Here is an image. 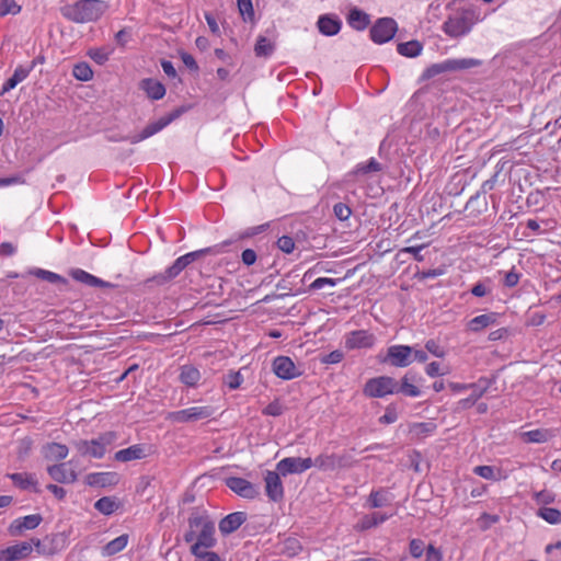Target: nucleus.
I'll return each mask as SVG.
<instances>
[{
  "instance_id": "obj_9",
  "label": "nucleus",
  "mask_w": 561,
  "mask_h": 561,
  "mask_svg": "<svg viewBox=\"0 0 561 561\" xmlns=\"http://www.w3.org/2000/svg\"><path fill=\"white\" fill-rule=\"evenodd\" d=\"M398 30L397 22L391 18H381L370 28V38L376 44H383L393 38Z\"/></svg>"
},
{
  "instance_id": "obj_30",
  "label": "nucleus",
  "mask_w": 561,
  "mask_h": 561,
  "mask_svg": "<svg viewBox=\"0 0 561 561\" xmlns=\"http://www.w3.org/2000/svg\"><path fill=\"white\" fill-rule=\"evenodd\" d=\"M391 502V497L389 492L386 489H379L376 491H371L368 496L367 503L371 508H379L389 505Z\"/></svg>"
},
{
  "instance_id": "obj_17",
  "label": "nucleus",
  "mask_w": 561,
  "mask_h": 561,
  "mask_svg": "<svg viewBox=\"0 0 561 561\" xmlns=\"http://www.w3.org/2000/svg\"><path fill=\"white\" fill-rule=\"evenodd\" d=\"M183 112H184L183 108H175L171 113L160 117L156 122L149 123L145 128H142V139L151 137L154 134L162 130L170 123H172L173 121L179 118Z\"/></svg>"
},
{
  "instance_id": "obj_34",
  "label": "nucleus",
  "mask_w": 561,
  "mask_h": 561,
  "mask_svg": "<svg viewBox=\"0 0 561 561\" xmlns=\"http://www.w3.org/2000/svg\"><path fill=\"white\" fill-rule=\"evenodd\" d=\"M128 543V535H121L117 538L111 540L102 548V554L104 557H111L122 551Z\"/></svg>"
},
{
  "instance_id": "obj_43",
  "label": "nucleus",
  "mask_w": 561,
  "mask_h": 561,
  "mask_svg": "<svg viewBox=\"0 0 561 561\" xmlns=\"http://www.w3.org/2000/svg\"><path fill=\"white\" fill-rule=\"evenodd\" d=\"M381 164L375 159L371 158L367 163H359L356 165L354 170V174H369L381 171Z\"/></svg>"
},
{
  "instance_id": "obj_49",
  "label": "nucleus",
  "mask_w": 561,
  "mask_h": 561,
  "mask_svg": "<svg viewBox=\"0 0 561 561\" xmlns=\"http://www.w3.org/2000/svg\"><path fill=\"white\" fill-rule=\"evenodd\" d=\"M473 472L484 479L495 480V468L492 466H477L473 468Z\"/></svg>"
},
{
  "instance_id": "obj_63",
  "label": "nucleus",
  "mask_w": 561,
  "mask_h": 561,
  "mask_svg": "<svg viewBox=\"0 0 561 561\" xmlns=\"http://www.w3.org/2000/svg\"><path fill=\"white\" fill-rule=\"evenodd\" d=\"M535 497L538 503H541L545 505L554 502V495L548 491L538 492V493H536Z\"/></svg>"
},
{
  "instance_id": "obj_52",
  "label": "nucleus",
  "mask_w": 561,
  "mask_h": 561,
  "mask_svg": "<svg viewBox=\"0 0 561 561\" xmlns=\"http://www.w3.org/2000/svg\"><path fill=\"white\" fill-rule=\"evenodd\" d=\"M337 282H339V279H335V278L319 277L310 284L309 289L318 290V289L323 288L327 285L334 287L337 284Z\"/></svg>"
},
{
  "instance_id": "obj_38",
  "label": "nucleus",
  "mask_w": 561,
  "mask_h": 561,
  "mask_svg": "<svg viewBox=\"0 0 561 561\" xmlns=\"http://www.w3.org/2000/svg\"><path fill=\"white\" fill-rule=\"evenodd\" d=\"M537 516L551 525L561 524V511L553 507H540L537 512Z\"/></svg>"
},
{
  "instance_id": "obj_8",
  "label": "nucleus",
  "mask_w": 561,
  "mask_h": 561,
  "mask_svg": "<svg viewBox=\"0 0 561 561\" xmlns=\"http://www.w3.org/2000/svg\"><path fill=\"white\" fill-rule=\"evenodd\" d=\"M353 462L352 457L347 454H321L313 460V466L322 471H333L341 468H350Z\"/></svg>"
},
{
  "instance_id": "obj_61",
  "label": "nucleus",
  "mask_w": 561,
  "mask_h": 561,
  "mask_svg": "<svg viewBox=\"0 0 561 561\" xmlns=\"http://www.w3.org/2000/svg\"><path fill=\"white\" fill-rule=\"evenodd\" d=\"M425 370H426V374L431 377L443 376V375L447 374V371L440 370V365L437 362L430 363L426 366Z\"/></svg>"
},
{
  "instance_id": "obj_29",
  "label": "nucleus",
  "mask_w": 561,
  "mask_h": 561,
  "mask_svg": "<svg viewBox=\"0 0 561 561\" xmlns=\"http://www.w3.org/2000/svg\"><path fill=\"white\" fill-rule=\"evenodd\" d=\"M347 22L354 30L363 31L370 23V19L367 13L354 8L348 13Z\"/></svg>"
},
{
  "instance_id": "obj_28",
  "label": "nucleus",
  "mask_w": 561,
  "mask_h": 561,
  "mask_svg": "<svg viewBox=\"0 0 561 561\" xmlns=\"http://www.w3.org/2000/svg\"><path fill=\"white\" fill-rule=\"evenodd\" d=\"M69 454L66 445L59 443H49L43 447V455L48 460H62Z\"/></svg>"
},
{
  "instance_id": "obj_25",
  "label": "nucleus",
  "mask_w": 561,
  "mask_h": 561,
  "mask_svg": "<svg viewBox=\"0 0 561 561\" xmlns=\"http://www.w3.org/2000/svg\"><path fill=\"white\" fill-rule=\"evenodd\" d=\"M70 276L85 285L92 286V287H106L108 284L104 282L103 279L81 270V268H72L70 271Z\"/></svg>"
},
{
  "instance_id": "obj_55",
  "label": "nucleus",
  "mask_w": 561,
  "mask_h": 561,
  "mask_svg": "<svg viewBox=\"0 0 561 561\" xmlns=\"http://www.w3.org/2000/svg\"><path fill=\"white\" fill-rule=\"evenodd\" d=\"M192 554L195 557V561H222L216 552L208 550H202Z\"/></svg>"
},
{
  "instance_id": "obj_51",
  "label": "nucleus",
  "mask_w": 561,
  "mask_h": 561,
  "mask_svg": "<svg viewBox=\"0 0 561 561\" xmlns=\"http://www.w3.org/2000/svg\"><path fill=\"white\" fill-rule=\"evenodd\" d=\"M284 410L285 409L283 404L279 402V400L276 399L265 407V409L263 410V414L271 416H279L284 413Z\"/></svg>"
},
{
  "instance_id": "obj_60",
  "label": "nucleus",
  "mask_w": 561,
  "mask_h": 561,
  "mask_svg": "<svg viewBox=\"0 0 561 561\" xmlns=\"http://www.w3.org/2000/svg\"><path fill=\"white\" fill-rule=\"evenodd\" d=\"M343 357L344 354L341 351L336 350L325 355L322 362L325 364H337L343 359Z\"/></svg>"
},
{
  "instance_id": "obj_7",
  "label": "nucleus",
  "mask_w": 561,
  "mask_h": 561,
  "mask_svg": "<svg viewBox=\"0 0 561 561\" xmlns=\"http://www.w3.org/2000/svg\"><path fill=\"white\" fill-rule=\"evenodd\" d=\"M42 545L37 538L31 539V541H23L13 546H9L5 549L0 550V561H20L27 558L33 548H39Z\"/></svg>"
},
{
  "instance_id": "obj_16",
  "label": "nucleus",
  "mask_w": 561,
  "mask_h": 561,
  "mask_svg": "<svg viewBox=\"0 0 561 561\" xmlns=\"http://www.w3.org/2000/svg\"><path fill=\"white\" fill-rule=\"evenodd\" d=\"M280 473L277 471H266L264 476L265 492L273 502H279L284 497V486L280 480Z\"/></svg>"
},
{
  "instance_id": "obj_24",
  "label": "nucleus",
  "mask_w": 561,
  "mask_h": 561,
  "mask_svg": "<svg viewBox=\"0 0 561 561\" xmlns=\"http://www.w3.org/2000/svg\"><path fill=\"white\" fill-rule=\"evenodd\" d=\"M489 382L486 380L480 379L476 383H470V388L472 389L471 396L469 398L462 399L458 402V409L459 410H466L472 407L478 399H480L488 390Z\"/></svg>"
},
{
  "instance_id": "obj_32",
  "label": "nucleus",
  "mask_w": 561,
  "mask_h": 561,
  "mask_svg": "<svg viewBox=\"0 0 561 561\" xmlns=\"http://www.w3.org/2000/svg\"><path fill=\"white\" fill-rule=\"evenodd\" d=\"M142 90L146 91L147 95L151 100H160L165 94L164 85L161 82L152 79L142 80Z\"/></svg>"
},
{
  "instance_id": "obj_11",
  "label": "nucleus",
  "mask_w": 561,
  "mask_h": 561,
  "mask_svg": "<svg viewBox=\"0 0 561 561\" xmlns=\"http://www.w3.org/2000/svg\"><path fill=\"white\" fill-rule=\"evenodd\" d=\"M208 250H198L194 252L186 253L185 255L180 256L175 260V262L165 271L164 275L159 277V282H167L174 277H176L187 265L207 253Z\"/></svg>"
},
{
  "instance_id": "obj_21",
  "label": "nucleus",
  "mask_w": 561,
  "mask_h": 561,
  "mask_svg": "<svg viewBox=\"0 0 561 561\" xmlns=\"http://www.w3.org/2000/svg\"><path fill=\"white\" fill-rule=\"evenodd\" d=\"M43 520L39 514H32L24 517L14 519L9 526L11 535L16 536L22 534L24 530L35 529Z\"/></svg>"
},
{
  "instance_id": "obj_33",
  "label": "nucleus",
  "mask_w": 561,
  "mask_h": 561,
  "mask_svg": "<svg viewBox=\"0 0 561 561\" xmlns=\"http://www.w3.org/2000/svg\"><path fill=\"white\" fill-rule=\"evenodd\" d=\"M390 516L391 515H387L385 513H378V512L373 513V514H367V515L363 516V518L358 522L357 528L360 530H366L371 527H376L379 524L386 522Z\"/></svg>"
},
{
  "instance_id": "obj_13",
  "label": "nucleus",
  "mask_w": 561,
  "mask_h": 561,
  "mask_svg": "<svg viewBox=\"0 0 561 561\" xmlns=\"http://www.w3.org/2000/svg\"><path fill=\"white\" fill-rule=\"evenodd\" d=\"M313 466V460L311 458H300V457H287L282 459L276 469L282 476H287L291 473H301Z\"/></svg>"
},
{
  "instance_id": "obj_2",
  "label": "nucleus",
  "mask_w": 561,
  "mask_h": 561,
  "mask_svg": "<svg viewBox=\"0 0 561 561\" xmlns=\"http://www.w3.org/2000/svg\"><path fill=\"white\" fill-rule=\"evenodd\" d=\"M108 10L104 0H78L60 8L61 15L73 23L84 24L95 22Z\"/></svg>"
},
{
  "instance_id": "obj_6",
  "label": "nucleus",
  "mask_w": 561,
  "mask_h": 561,
  "mask_svg": "<svg viewBox=\"0 0 561 561\" xmlns=\"http://www.w3.org/2000/svg\"><path fill=\"white\" fill-rule=\"evenodd\" d=\"M472 26L471 13L467 11L458 12L453 16H449L444 22V32L451 37H459L467 34Z\"/></svg>"
},
{
  "instance_id": "obj_54",
  "label": "nucleus",
  "mask_w": 561,
  "mask_h": 561,
  "mask_svg": "<svg viewBox=\"0 0 561 561\" xmlns=\"http://www.w3.org/2000/svg\"><path fill=\"white\" fill-rule=\"evenodd\" d=\"M334 215L342 221L347 220L352 214L351 208L344 203H337L333 207Z\"/></svg>"
},
{
  "instance_id": "obj_5",
  "label": "nucleus",
  "mask_w": 561,
  "mask_h": 561,
  "mask_svg": "<svg viewBox=\"0 0 561 561\" xmlns=\"http://www.w3.org/2000/svg\"><path fill=\"white\" fill-rule=\"evenodd\" d=\"M364 394L369 398H382L387 394L398 393V382L394 378L380 376L367 380Z\"/></svg>"
},
{
  "instance_id": "obj_35",
  "label": "nucleus",
  "mask_w": 561,
  "mask_h": 561,
  "mask_svg": "<svg viewBox=\"0 0 561 561\" xmlns=\"http://www.w3.org/2000/svg\"><path fill=\"white\" fill-rule=\"evenodd\" d=\"M422 49H423V46L417 41L400 43L397 46L398 53L405 57H416L421 54Z\"/></svg>"
},
{
  "instance_id": "obj_14",
  "label": "nucleus",
  "mask_w": 561,
  "mask_h": 561,
  "mask_svg": "<svg viewBox=\"0 0 561 561\" xmlns=\"http://www.w3.org/2000/svg\"><path fill=\"white\" fill-rule=\"evenodd\" d=\"M226 485L236 494L244 499H255L259 495V489L250 481L240 477H229L225 480Z\"/></svg>"
},
{
  "instance_id": "obj_22",
  "label": "nucleus",
  "mask_w": 561,
  "mask_h": 561,
  "mask_svg": "<svg viewBox=\"0 0 561 561\" xmlns=\"http://www.w3.org/2000/svg\"><path fill=\"white\" fill-rule=\"evenodd\" d=\"M247 520L244 512H234L219 522V530L222 535H230L236 531Z\"/></svg>"
},
{
  "instance_id": "obj_36",
  "label": "nucleus",
  "mask_w": 561,
  "mask_h": 561,
  "mask_svg": "<svg viewBox=\"0 0 561 561\" xmlns=\"http://www.w3.org/2000/svg\"><path fill=\"white\" fill-rule=\"evenodd\" d=\"M30 274L50 284L66 283V279L61 275L38 267L31 270Z\"/></svg>"
},
{
  "instance_id": "obj_45",
  "label": "nucleus",
  "mask_w": 561,
  "mask_h": 561,
  "mask_svg": "<svg viewBox=\"0 0 561 561\" xmlns=\"http://www.w3.org/2000/svg\"><path fill=\"white\" fill-rule=\"evenodd\" d=\"M21 5L15 0H0V16L20 13Z\"/></svg>"
},
{
  "instance_id": "obj_23",
  "label": "nucleus",
  "mask_w": 561,
  "mask_h": 561,
  "mask_svg": "<svg viewBox=\"0 0 561 561\" xmlns=\"http://www.w3.org/2000/svg\"><path fill=\"white\" fill-rule=\"evenodd\" d=\"M317 26L321 34L333 36L340 32L342 22L335 15L324 14L318 19Z\"/></svg>"
},
{
  "instance_id": "obj_15",
  "label": "nucleus",
  "mask_w": 561,
  "mask_h": 561,
  "mask_svg": "<svg viewBox=\"0 0 561 561\" xmlns=\"http://www.w3.org/2000/svg\"><path fill=\"white\" fill-rule=\"evenodd\" d=\"M375 335L366 330H356L345 335V347L348 350L369 348L375 344Z\"/></svg>"
},
{
  "instance_id": "obj_1",
  "label": "nucleus",
  "mask_w": 561,
  "mask_h": 561,
  "mask_svg": "<svg viewBox=\"0 0 561 561\" xmlns=\"http://www.w3.org/2000/svg\"><path fill=\"white\" fill-rule=\"evenodd\" d=\"M215 524L207 515L194 512L188 517V530L184 534L186 542H193L191 552L197 553L202 550H208L216 543Z\"/></svg>"
},
{
  "instance_id": "obj_27",
  "label": "nucleus",
  "mask_w": 561,
  "mask_h": 561,
  "mask_svg": "<svg viewBox=\"0 0 561 561\" xmlns=\"http://www.w3.org/2000/svg\"><path fill=\"white\" fill-rule=\"evenodd\" d=\"M202 376L199 370L193 365H183L180 368L179 379L187 387H196Z\"/></svg>"
},
{
  "instance_id": "obj_4",
  "label": "nucleus",
  "mask_w": 561,
  "mask_h": 561,
  "mask_svg": "<svg viewBox=\"0 0 561 561\" xmlns=\"http://www.w3.org/2000/svg\"><path fill=\"white\" fill-rule=\"evenodd\" d=\"M482 64L476 58L446 59L438 64H433L423 72V79H431L444 72H456L479 67Z\"/></svg>"
},
{
  "instance_id": "obj_46",
  "label": "nucleus",
  "mask_w": 561,
  "mask_h": 561,
  "mask_svg": "<svg viewBox=\"0 0 561 561\" xmlns=\"http://www.w3.org/2000/svg\"><path fill=\"white\" fill-rule=\"evenodd\" d=\"M398 392H402L403 394L409 397H419L421 394L420 389L416 386L409 382L408 376L403 377L400 386L398 385Z\"/></svg>"
},
{
  "instance_id": "obj_12",
  "label": "nucleus",
  "mask_w": 561,
  "mask_h": 561,
  "mask_svg": "<svg viewBox=\"0 0 561 561\" xmlns=\"http://www.w3.org/2000/svg\"><path fill=\"white\" fill-rule=\"evenodd\" d=\"M75 458L67 462L49 466L47 471L50 478L59 483H73L78 479V472L75 470Z\"/></svg>"
},
{
  "instance_id": "obj_42",
  "label": "nucleus",
  "mask_w": 561,
  "mask_h": 561,
  "mask_svg": "<svg viewBox=\"0 0 561 561\" xmlns=\"http://www.w3.org/2000/svg\"><path fill=\"white\" fill-rule=\"evenodd\" d=\"M72 75L80 81H89L93 77V71L87 62H79L75 65Z\"/></svg>"
},
{
  "instance_id": "obj_44",
  "label": "nucleus",
  "mask_w": 561,
  "mask_h": 561,
  "mask_svg": "<svg viewBox=\"0 0 561 561\" xmlns=\"http://www.w3.org/2000/svg\"><path fill=\"white\" fill-rule=\"evenodd\" d=\"M8 477L21 489H28L36 483L34 478L26 473H10Z\"/></svg>"
},
{
  "instance_id": "obj_59",
  "label": "nucleus",
  "mask_w": 561,
  "mask_h": 561,
  "mask_svg": "<svg viewBox=\"0 0 561 561\" xmlns=\"http://www.w3.org/2000/svg\"><path fill=\"white\" fill-rule=\"evenodd\" d=\"M520 275L516 273L514 270L507 272L504 276V285L506 287H515L519 282Z\"/></svg>"
},
{
  "instance_id": "obj_31",
  "label": "nucleus",
  "mask_w": 561,
  "mask_h": 561,
  "mask_svg": "<svg viewBox=\"0 0 561 561\" xmlns=\"http://www.w3.org/2000/svg\"><path fill=\"white\" fill-rule=\"evenodd\" d=\"M496 321V313L490 312L481 316H477L473 319H471L468 323V328L472 332H479L483 330L484 328L495 323Z\"/></svg>"
},
{
  "instance_id": "obj_39",
  "label": "nucleus",
  "mask_w": 561,
  "mask_h": 561,
  "mask_svg": "<svg viewBox=\"0 0 561 561\" xmlns=\"http://www.w3.org/2000/svg\"><path fill=\"white\" fill-rule=\"evenodd\" d=\"M94 507L104 515H111L117 510L118 504L112 497L104 496L95 502Z\"/></svg>"
},
{
  "instance_id": "obj_53",
  "label": "nucleus",
  "mask_w": 561,
  "mask_h": 561,
  "mask_svg": "<svg viewBox=\"0 0 561 561\" xmlns=\"http://www.w3.org/2000/svg\"><path fill=\"white\" fill-rule=\"evenodd\" d=\"M490 279L479 282L471 288V294L476 297H484L491 291Z\"/></svg>"
},
{
  "instance_id": "obj_50",
  "label": "nucleus",
  "mask_w": 561,
  "mask_h": 561,
  "mask_svg": "<svg viewBox=\"0 0 561 561\" xmlns=\"http://www.w3.org/2000/svg\"><path fill=\"white\" fill-rule=\"evenodd\" d=\"M425 551V543L420 539H413L410 542V554L413 559H420Z\"/></svg>"
},
{
  "instance_id": "obj_64",
  "label": "nucleus",
  "mask_w": 561,
  "mask_h": 561,
  "mask_svg": "<svg viewBox=\"0 0 561 561\" xmlns=\"http://www.w3.org/2000/svg\"><path fill=\"white\" fill-rule=\"evenodd\" d=\"M130 37H131V33H130V31H129V30H127V28H123V30H121V31H119V32H117V33H116V35H115V39H116V42H117L119 45H122V46H124L126 43H128V42H129V39H130Z\"/></svg>"
},
{
  "instance_id": "obj_18",
  "label": "nucleus",
  "mask_w": 561,
  "mask_h": 561,
  "mask_svg": "<svg viewBox=\"0 0 561 561\" xmlns=\"http://www.w3.org/2000/svg\"><path fill=\"white\" fill-rule=\"evenodd\" d=\"M84 482L94 488H106L116 485L119 482V476L116 472H92L85 476Z\"/></svg>"
},
{
  "instance_id": "obj_3",
  "label": "nucleus",
  "mask_w": 561,
  "mask_h": 561,
  "mask_svg": "<svg viewBox=\"0 0 561 561\" xmlns=\"http://www.w3.org/2000/svg\"><path fill=\"white\" fill-rule=\"evenodd\" d=\"M117 440L115 432H105L92 439H79L73 442V448L82 457L102 459L113 448Z\"/></svg>"
},
{
  "instance_id": "obj_48",
  "label": "nucleus",
  "mask_w": 561,
  "mask_h": 561,
  "mask_svg": "<svg viewBox=\"0 0 561 561\" xmlns=\"http://www.w3.org/2000/svg\"><path fill=\"white\" fill-rule=\"evenodd\" d=\"M243 381V377L239 371H230L224 378V382L232 390L238 389Z\"/></svg>"
},
{
  "instance_id": "obj_37",
  "label": "nucleus",
  "mask_w": 561,
  "mask_h": 561,
  "mask_svg": "<svg viewBox=\"0 0 561 561\" xmlns=\"http://www.w3.org/2000/svg\"><path fill=\"white\" fill-rule=\"evenodd\" d=\"M140 458V445H133L126 449L118 450L114 455V459L121 462H127Z\"/></svg>"
},
{
  "instance_id": "obj_58",
  "label": "nucleus",
  "mask_w": 561,
  "mask_h": 561,
  "mask_svg": "<svg viewBox=\"0 0 561 561\" xmlns=\"http://www.w3.org/2000/svg\"><path fill=\"white\" fill-rule=\"evenodd\" d=\"M240 13L244 16L252 18L254 14L253 5L251 0H237Z\"/></svg>"
},
{
  "instance_id": "obj_41",
  "label": "nucleus",
  "mask_w": 561,
  "mask_h": 561,
  "mask_svg": "<svg viewBox=\"0 0 561 561\" xmlns=\"http://www.w3.org/2000/svg\"><path fill=\"white\" fill-rule=\"evenodd\" d=\"M523 439L527 443H545L550 437L547 430H534L522 434Z\"/></svg>"
},
{
  "instance_id": "obj_40",
  "label": "nucleus",
  "mask_w": 561,
  "mask_h": 561,
  "mask_svg": "<svg viewBox=\"0 0 561 561\" xmlns=\"http://www.w3.org/2000/svg\"><path fill=\"white\" fill-rule=\"evenodd\" d=\"M274 44L271 43L266 37L260 36L256 41L254 51L257 57H268L274 51Z\"/></svg>"
},
{
  "instance_id": "obj_57",
  "label": "nucleus",
  "mask_w": 561,
  "mask_h": 561,
  "mask_svg": "<svg viewBox=\"0 0 561 561\" xmlns=\"http://www.w3.org/2000/svg\"><path fill=\"white\" fill-rule=\"evenodd\" d=\"M425 348L436 357L445 356V351L438 345V343L435 340H428L425 343Z\"/></svg>"
},
{
  "instance_id": "obj_10",
  "label": "nucleus",
  "mask_w": 561,
  "mask_h": 561,
  "mask_svg": "<svg viewBox=\"0 0 561 561\" xmlns=\"http://www.w3.org/2000/svg\"><path fill=\"white\" fill-rule=\"evenodd\" d=\"M213 412L214 411L210 407H192L171 412L169 413L168 419L175 423L196 422L211 416Z\"/></svg>"
},
{
  "instance_id": "obj_26",
  "label": "nucleus",
  "mask_w": 561,
  "mask_h": 561,
  "mask_svg": "<svg viewBox=\"0 0 561 561\" xmlns=\"http://www.w3.org/2000/svg\"><path fill=\"white\" fill-rule=\"evenodd\" d=\"M30 73V69L23 66L15 68L13 75L3 83L0 96L14 89L20 82L24 81Z\"/></svg>"
},
{
  "instance_id": "obj_56",
  "label": "nucleus",
  "mask_w": 561,
  "mask_h": 561,
  "mask_svg": "<svg viewBox=\"0 0 561 561\" xmlns=\"http://www.w3.org/2000/svg\"><path fill=\"white\" fill-rule=\"evenodd\" d=\"M277 247L285 253H291L295 249V242L291 237L283 236L277 240Z\"/></svg>"
},
{
  "instance_id": "obj_20",
  "label": "nucleus",
  "mask_w": 561,
  "mask_h": 561,
  "mask_svg": "<svg viewBox=\"0 0 561 561\" xmlns=\"http://www.w3.org/2000/svg\"><path fill=\"white\" fill-rule=\"evenodd\" d=\"M273 370L282 379H293L299 376L294 362L287 356H278L273 362Z\"/></svg>"
},
{
  "instance_id": "obj_47",
  "label": "nucleus",
  "mask_w": 561,
  "mask_h": 561,
  "mask_svg": "<svg viewBox=\"0 0 561 561\" xmlns=\"http://www.w3.org/2000/svg\"><path fill=\"white\" fill-rule=\"evenodd\" d=\"M111 50L108 48H93L89 50V56L96 64L103 65L108 60Z\"/></svg>"
},
{
  "instance_id": "obj_62",
  "label": "nucleus",
  "mask_w": 561,
  "mask_h": 561,
  "mask_svg": "<svg viewBox=\"0 0 561 561\" xmlns=\"http://www.w3.org/2000/svg\"><path fill=\"white\" fill-rule=\"evenodd\" d=\"M241 259H242L243 264H245L247 266H250L255 263L256 253L252 249H245L241 254Z\"/></svg>"
},
{
  "instance_id": "obj_19",
  "label": "nucleus",
  "mask_w": 561,
  "mask_h": 561,
  "mask_svg": "<svg viewBox=\"0 0 561 561\" xmlns=\"http://www.w3.org/2000/svg\"><path fill=\"white\" fill-rule=\"evenodd\" d=\"M412 347L408 345H392L388 348L387 358L392 366L405 367L411 363Z\"/></svg>"
}]
</instances>
